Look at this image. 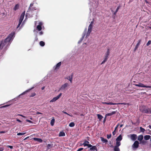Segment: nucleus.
Wrapping results in <instances>:
<instances>
[{"instance_id": "obj_28", "label": "nucleus", "mask_w": 151, "mask_h": 151, "mask_svg": "<svg viewBox=\"0 0 151 151\" xmlns=\"http://www.w3.org/2000/svg\"><path fill=\"white\" fill-rule=\"evenodd\" d=\"M55 122V119H51L50 122V124L51 126H53L54 125V123Z\"/></svg>"}, {"instance_id": "obj_52", "label": "nucleus", "mask_w": 151, "mask_h": 151, "mask_svg": "<svg viewBox=\"0 0 151 151\" xmlns=\"http://www.w3.org/2000/svg\"><path fill=\"white\" fill-rule=\"evenodd\" d=\"M116 133V131L114 130V131L112 132V134L113 135H115Z\"/></svg>"}, {"instance_id": "obj_22", "label": "nucleus", "mask_w": 151, "mask_h": 151, "mask_svg": "<svg viewBox=\"0 0 151 151\" xmlns=\"http://www.w3.org/2000/svg\"><path fill=\"white\" fill-rule=\"evenodd\" d=\"M101 141L104 143H106L108 142V141L106 139H105L102 137H101Z\"/></svg>"}, {"instance_id": "obj_49", "label": "nucleus", "mask_w": 151, "mask_h": 151, "mask_svg": "<svg viewBox=\"0 0 151 151\" xmlns=\"http://www.w3.org/2000/svg\"><path fill=\"white\" fill-rule=\"evenodd\" d=\"M93 21H92L90 23V24L89 25L90 26H93Z\"/></svg>"}, {"instance_id": "obj_17", "label": "nucleus", "mask_w": 151, "mask_h": 151, "mask_svg": "<svg viewBox=\"0 0 151 151\" xmlns=\"http://www.w3.org/2000/svg\"><path fill=\"white\" fill-rule=\"evenodd\" d=\"M116 113V112L115 111H112V112L109 113H108L106 114L105 117H106L108 116H111Z\"/></svg>"}, {"instance_id": "obj_1", "label": "nucleus", "mask_w": 151, "mask_h": 151, "mask_svg": "<svg viewBox=\"0 0 151 151\" xmlns=\"http://www.w3.org/2000/svg\"><path fill=\"white\" fill-rule=\"evenodd\" d=\"M15 34L14 32H12L4 40L0 41V51L2 50L5 51L6 49V47L9 45L14 37Z\"/></svg>"}, {"instance_id": "obj_46", "label": "nucleus", "mask_w": 151, "mask_h": 151, "mask_svg": "<svg viewBox=\"0 0 151 151\" xmlns=\"http://www.w3.org/2000/svg\"><path fill=\"white\" fill-rule=\"evenodd\" d=\"M8 147H9L11 149H12L13 148V147L12 146L8 145L7 146Z\"/></svg>"}, {"instance_id": "obj_54", "label": "nucleus", "mask_w": 151, "mask_h": 151, "mask_svg": "<svg viewBox=\"0 0 151 151\" xmlns=\"http://www.w3.org/2000/svg\"><path fill=\"white\" fill-rule=\"evenodd\" d=\"M6 132L5 131H0V133H5Z\"/></svg>"}, {"instance_id": "obj_47", "label": "nucleus", "mask_w": 151, "mask_h": 151, "mask_svg": "<svg viewBox=\"0 0 151 151\" xmlns=\"http://www.w3.org/2000/svg\"><path fill=\"white\" fill-rule=\"evenodd\" d=\"M26 121L27 122H29L30 123H32V121H31L29 120H28V119H27L26 120Z\"/></svg>"}, {"instance_id": "obj_36", "label": "nucleus", "mask_w": 151, "mask_h": 151, "mask_svg": "<svg viewBox=\"0 0 151 151\" xmlns=\"http://www.w3.org/2000/svg\"><path fill=\"white\" fill-rule=\"evenodd\" d=\"M92 145H91V144H88V145H87V144H85V146H87L89 148H91V147H92Z\"/></svg>"}, {"instance_id": "obj_59", "label": "nucleus", "mask_w": 151, "mask_h": 151, "mask_svg": "<svg viewBox=\"0 0 151 151\" xmlns=\"http://www.w3.org/2000/svg\"><path fill=\"white\" fill-rule=\"evenodd\" d=\"M45 88V87H44V86L41 89H42V90H43Z\"/></svg>"}, {"instance_id": "obj_42", "label": "nucleus", "mask_w": 151, "mask_h": 151, "mask_svg": "<svg viewBox=\"0 0 151 151\" xmlns=\"http://www.w3.org/2000/svg\"><path fill=\"white\" fill-rule=\"evenodd\" d=\"M39 35H42L43 34V32L42 31L38 33Z\"/></svg>"}, {"instance_id": "obj_31", "label": "nucleus", "mask_w": 151, "mask_h": 151, "mask_svg": "<svg viewBox=\"0 0 151 151\" xmlns=\"http://www.w3.org/2000/svg\"><path fill=\"white\" fill-rule=\"evenodd\" d=\"M75 125V124L73 122H71L69 124V126L70 127H73Z\"/></svg>"}, {"instance_id": "obj_9", "label": "nucleus", "mask_w": 151, "mask_h": 151, "mask_svg": "<svg viewBox=\"0 0 151 151\" xmlns=\"http://www.w3.org/2000/svg\"><path fill=\"white\" fill-rule=\"evenodd\" d=\"M93 28V26L89 25L88 27V29L87 32L86 34V37H87V36H89L90 33L91 32L92 29Z\"/></svg>"}, {"instance_id": "obj_45", "label": "nucleus", "mask_w": 151, "mask_h": 151, "mask_svg": "<svg viewBox=\"0 0 151 151\" xmlns=\"http://www.w3.org/2000/svg\"><path fill=\"white\" fill-rule=\"evenodd\" d=\"M9 106V105H5V106H4L1 107V108H4V107H6L8 106Z\"/></svg>"}, {"instance_id": "obj_19", "label": "nucleus", "mask_w": 151, "mask_h": 151, "mask_svg": "<svg viewBox=\"0 0 151 151\" xmlns=\"http://www.w3.org/2000/svg\"><path fill=\"white\" fill-rule=\"evenodd\" d=\"M140 42H141L140 40H139L138 43L136 45L135 47V48L134 49V50H136L138 46L140 45Z\"/></svg>"}, {"instance_id": "obj_43", "label": "nucleus", "mask_w": 151, "mask_h": 151, "mask_svg": "<svg viewBox=\"0 0 151 151\" xmlns=\"http://www.w3.org/2000/svg\"><path fill=\"white\" fill-rule=\"evenodd\" d=\"M43 24V23L42 22H40L39 23V24L38 25L42 26Z\"/></svg>"}, {"instance_id": "obj_34", "label": "nucleus", "mask_w": 151, "mask_h": 151, "mask_svg": "<svg viewBox=\"0 0 151 151\" xmlns=\"http://www.w3.org/2000/svg\"><path fill=\"white\" fill-rule=\"evenodd\" d=\"M120 7V6H119L116 9L115 12L114 13V15H115L116 14V13L118 11L119 9V8Z\"/></svg>"}, {"instance_id": "obj_20", "label": "nucleus", "mask_w": 151, "mask_h": 151, "mask_svg": "<svg viewBox=\"0 0 151 151\" xmlns=\"http://www.w3.org/2000/svg\"><path fill=\"white\" fill-rule=\"evenodd\" d=\"M143 136L142 135H140L138 137V140L139 141H141L143 139Z\"/></svg>"}, {"instance_id": "obj_24", "label": "nucleus", "mask_w": 151, "mask_h": 151, "mask_svg": "<svg viewBox=\"0 0 151 151\" xmlns=\"http://www.w3.org/2000/svg\"><path fill=\"white\" fill-rule=\"evenodd\" d=\"M90 150H96V147L95 146H92V147L90 148Z\"/></svg>"}, {"instance_id": "obj_10", "label": "nucleus", "mask_w": 151, "mask_h": 151, "mask_svg": "<svg viewBox=\"0 0 151 151\" xmlns=\"http://www.w3.org/2000/svg\"><path fill=\"white\" fill-rule=\"evenodd\" d=\"M103 104H106L107 105H117V104H125L124 103H113L111 102H109L107 103L106 102H103Z\"/></svg>"}, {"instance_id": "obj_39", "label": "nucleus", "mask_w": 151, "mask_h": 151, "mask_svg": "<svg viewBox=\"0 0 151 151\" xmlns=\"http://www.w3.org/2000/svg\"><path fill=\"white\" fill-rule=\"evenodd\" d=\"M146 143V141L145 140H142L140 142V144H145Z\"/></svg>"}, {"instance_id": "obj_18", "label": "nucleus", "mask_w": 151, "mask_h": 151, "mask_svg": "<svg viewBox=\"0 0 151 151\" xmlns=\"http://www.w3.org/2000/svg\"><path fill=\"white\" fill-rule=\"evenodd\" d=\"M33 139L35 141H37L40 142H42V140L40 138L35 137L33 138Z\"/></svg>"}, {"instance_id": "obj_48", "label": "nucleus", "mask_w": 151, "mask_h": 151, "mask_svg": "<svg viewBox=\"0 0 151 151\" xmlns=\"http://www.w3.org/2000/svg\"><path fill=\"white\" fill-rule=\"evenodd\" d=\"M35 95H36V94H35V93H33L31 95V96H31V97H33V96H35Z\"/></svg>"}, {"instance_id": "obj_53", "label": "nucleus", "mask_w": 151, "mask_h": 151, "mask_svg": "<svg viewBox=\"0 0 151 151\" xmlns=\"http://www.w3.org/2000/svg\"><path fill=\"white\" fill-rule=\"evenodd\" d=\"M4 150V148L3 147H0V151H3Z\"/></svg>"}, {"instance_id": "obj_60", "label": "nucleus", "mask_w": 151, "mask_h": 151, "mask_svg": "<svg viewBox=\"0 0 151 151\" xmlns=\"http://www.w3.org/2000/svg\"><path fill=\"white\" fill-rule=\"evenodd\" d=\"M106 117H105V118H104V122H105V121L106 120Z\"/></svg>"}, {"instance_id": "obj_21", "label": "nucleus", "mask_w": 151, "mask_h": 151, "mask_svg": "<svg viewBox=\"0 0 151 151\" xmlns=\"http://www.w3.org/2000/svg\"><path fill=\"white\" fill-rule=\"evenodd\" d=\"M144 139L146 140H148L150 138V136L149 135H145L144 137Z\"/></svg>"}, {"instance_id": "obj_5", "label": "nucleus", "mask_w": 151, "mask_h": 151, "mask_svg": "<svg viewBox=\"0 0 151 151\" xmlns=\"http://www.w3.org/2000/svg\"><path fill=\"white\" fill-rule=\"evenodd\" d=\"M139 142L137 141L134 142L133 145H132V147L133 150H135L137 149L139 146Z\"/></svg>"}, {"instance_id": "obj_8", "label": "nucleus", "mask_w": 151, "mask_h": 151, "mask_svg": "<svg viewBox=\"0 0 151 151\" xmlns=\"http://www.w3.org/2000/svg\"><path fill=\"white\" fill-rule=\"evenodd\" d=\"M122 137L121 135H120L116 139V144H117V143H120L121 145L120 141L122 139Z\"/></svg>"}, {"instance_id": "obj_63", "label": "nucleus", "mask_w": 151, "mask_h": 151, "mask_svg": "<svg viewBox=\"0 0 151 151\" xmlns=\"http://www.w3.org/2000/svg\"><path fill=\"white\" fill-rule=\"evenodd\" d=\"M33 5V4H30V6H32Z\"/></svg>"}, {"instance_id": "obj_15", "label": "nucleus", "mask_w": 151, "mask_h": 151, "mask_svg": "<svg viewBox=\"0 0 151 151\" xmlns=\"http://www.w3.org/2000/svg\"><path fill=\"white\" fill-rule=\"evenodd\" d=\"M61 62H59L58 63H57L56 65L54 67V69L55 70H57V69H58L60 68V66L61 65Z\"/></svg>"}, {"instance_id": "obj_2", "label": "nucleus", "mask_w": 151, "mask_h": 151, "mask_svg": "<svg viewBox=\"0 0 151 151\" xmlns=\"http://www.w3.org/2000/svg\"><path fill=\"white\" fill-rule=\"evenodd\" d=\"M24 14H25V12H24L23 13H22L21 16L20 18V19L19 20V24L17 26V28H18L19 27L20 25L21 24L23 19L24 18Z\"/></svg>"}, {"instance_id": "obj_56", "label": "nucleus", "mask_w": 151, "mask_h": 151, "mask_svg": "<svg viewBox=\"0 0 151 151\" xmlns=\"http://www.w3.org/2000/svg\"><path fill=\"white\" fill-rule=\"evenodd\" d=\"M17 121L18 122H21V121L20 120H19V119H17Z\"/></svg>"}, {"instance_id": "obj_16", "label": "nucleus", "mask_w": 151, "mask_h": 151, "mask_svg": "<svg viewBox=\"0 0 151 151\" xmlns=\"http://www.w3.org/2000/svg\"><path fill=\"white\" fill-rule=\"evenodd\" d=\"M34 88V87H32L31 88L29 89H28L27 90H26L24 92L22 93L21 94H20L19 96H18V97H20L21 96H22V95L25 94L26 93L29 92L30 90H31V89H33Z\"/></svg>"}, {"instance_id": "obj_58", "label": "nucleus", "mask_w": 151, "mask_h": 151, "mask_svg": "<svg viewBox=\"0 0 151 151\" xmlns=\"http://www.w3.org/2000/svg\"><path fill=\"white\" fill-rule=\"evenodd\" d=\"M47 146H48V147H50V146H51V145L50 144H48V145H47Z\"/></svg>"}, {"instance_id": "obj_12", "label": "nucleus", "mask_w": 151, "mask_h": 151, "mask_svg": "<svg viewBox=\"0 0 151 151\" xmlns=\"http://www.w3.org/2000/svg\"><path fill=\"white\" fill-rule=\"evenodd\" d=\"M86 30H87V29L86 28L83 32V36H82V38L78 41V43H80L81 42V41H82V40H83L84 36H85L86 34Z\"/></svg>"}, {"instance_id": "obj_23", "label": "nucleus", "mask_w": 151, "mask_h": 151, "mask_svg": "<svg viewBox=\"0 0 151 151\" xmlns=\"http://www.w3.org/2000/svg\"><path fill=\"white\" fill-rule=\"evenodd\" d=\"M19 5L18 4H17L14 6V11H16L18 9H19Z\"/></svg>"}, {"instance_id": "obj_37", "label": "nucleus", "mask_w": 151, "mask_h": 151, "mask_svg": "<svg viewBox=\"0 0 151 151\" xmlns=\"http://www.w3.org/2000/svg\"><path fill=\"white\" fill-rule=\"evenodd\" d=\"M89 143V142L87 141H85V142L83 143V145L85 146V144L88 145Z\"/></svg>"}, {"instance_id": "obj_4", "label": "nucleus", "mask_w": 151, "mask_h": 151, "mask_svg": "<svg viewBox=\"0 0 151 151\" xmlns=\"http://www.w3.org/2000/svg\"><path fill=\"white\" fill-rule=\"evenodd\" d=\"M135 86H138L142 87H145L146 88H151V86L145 85H144L143 84L141 83H139L138 84H135Z\"/></svg>"}, {"instance_id": "obj_32", "label": "nucleus", "mask_w": 151, "mask_h": 151, "mask_svg": "<svg viewBox=\"0 0 151 151\" xmlns=\"http://www.w3.org/2000/svg\"><path fill=\"white\" fill-rule=\"evenodd\" d=\"M110 54L109 50V49H108L106 52L105 54V55L108 56Z\"/></svg>"}, {"instance_id": "obj_62", "label": "nucleus", "mask_w": 151, "mask_h": 151, "mask_svg": "<svg viewBox=\"0 0 151 151\" xmlns=\"http://www.w3.org/2000/svg\"><path fill=\"white\" fill-rule=\"evenodd\" d=\"M107 60V59H105V58H104V60H105V61L106 62Z\"/></svg>"}, {"instance_id": "obj_13", "label": "nucleus", "mask_w": 151, "mask_h": 151, "mask_svg": "<svg viewBox=\"0 0 151 151\" xmlns=\"http://www.w3.org/2000/svg\"><path fill=\"white\" fill-rule=\"evenodd\" d=\"M130 138L132 140L135 141L137 138V135L135 134H132L130 135Z\"/></svg>"}, {"instance_id": "obj_26", "label": "nucleus", "mask_w": 151, "mask_h": 151, "mask_svg": "<svg viewBox=\"0 0 151 151\" xmlns=\"http://www.w3.org/2000/svg\"><path fill=\"white\" fill-rule=\"evenodd\" d=\"M65 135V133L63 132H60L59 134V136H64Z\"/></svg>"}, {"instance_id": "obj_51", "label": "nucleus", "mask_w": 151, "mask_h": 151, "mask_svg": "<svg viewBox=\"0 0 151 151\" xmlns=\"http://www.w3.org/2000/svg\"><path fill=\"white\" fill-rule=\"evenodd\" d=\"M17 115H19V116H22V117H23L25 118V116H23V115H22V114H17Z\"/></svg>"}, {"instance_id": "obj_11", "label": "nucleus", "mask_w": 151, "mask_h": 151, "mask_svg": "<svg viewBox=\"0 0 151 151\" xmlns=\"http://www.w3.org/2000/svg\"><path fill=\"white\" fill-rule=\"evenodd\" d=\"M69 86V84L68 83H64V84L60 88V90H64L67 87Z\"/></svg>"}, {"instance_id": "obj_61", "label": "nucleus", "mask_w": 151, "mask_h": 151, "mask_svg": "<svg viewBox=\"0 0 151 151\" xmlns=\"http://www.w3.org/2000/svg\"><path fill=\"white\" fill-rule=\"evenodd\" d=\"M35 39H36V41H37V40H38V38H37V37H35Z\"/></svg>"}, {"instance_id": "obj_7", "label": "nucleus", "mask_w": 151, "mask_h": 151, "mask_svg": "<svg viewBox=\"0 0 151 151\" xmlns=\"http://www.w3.org/2000/svg\"><path fill=\"white\" fill-rule=\"evenodd\" d=\"M120 145V143H117L116 144V145L114 147V151H120V149L119 147Z\"/></svg>"}, {"instance_id": "obj_38", "label": "nucleus", "mask_w": 151, "mask_h": 151, "mask_svg": "<svg viewBox=\"0 0 151 151\" xmlns=\"http://www.w3.org/2000/svg\"><path fill=\"white\" fill-rule=\"evenodd\" d=\"M147 111L148 112V114L151 113V108L147 109Z\"/></svg>"}, {"instance_id": "obj_64", "label": "nucleus", "mask_w": 151, "mask_h": 151, "mask_svg": "<svg viewBox=\"0 0 151 151\" xmlns=\"http://www.w3.org/2000/svg\"><path fill=\"white\" fill-rule=\"evenodd\" d=\"M149 127L151 129V125H149Z\"/></svg>"}, {"instance_id": "obj_50", "label": "nucleus", "mask_w": 151, "mask_h": 151, "mask_svg": "<svg viewBox=\"0 0 151 151\" xmlns=\"http://www.w3.org/2000/svg\"><path fill=\"white\" fill-rule=\"evenodd\" d=\"M83 149V148H79L77 150V151H81Z\"/></svg>"}, {"instance_id": "obj_14", "label": "nucleus", "mask_w": 151, "mask_h": 151, "mask_svg": "<svg viewBox=\"0 0 151 151\" xmlns=\"http://www.w3.org/2000/svg\"><path fill=\"white\" fill-rule=\"evenodd\" d=\"M73 76V74L72 73L70 75L68 76L65 79H66L69 81L70 83H72V82Z\"/></svg>"}, {"instance_id": "obj_35", "label": "nucleus", "mask_w": 151, "mask_h": 151, "mask_svg": "<svg viewBox=\"0 0 151 151\" xmlns=\"http://www.w3.org/2000/svg\"><path fill=\"white\" fill-rule=\"evenodd\" d=\"M25 134V133H19L17 134V135H22L24 134Z\"/></svg>"}, {"instance_id": "obj_40", "label": "nucleus", "mask_w": 151, "mask_h": 151, "mask_svg": "<svg viewBox=\"0 0 151 151\" xmlns=\"http://www.w3.org/2000/svg\"><path fill=\"white\" fill-rule=\"evenodd\" d=\"M151 44V40H149L147 43L146 45L147 46H149Z\"/></svg>"}, {"instance_id": "obj_57", "label": "nucleus", "mask_w": 151, "mask_h": 151, "mask_svg": "<svg viewBox=\"0 0 151 151\" xmlns=\"http://www.w3.org/2000/svg\"><path fill=\"white\" fill-rule=\"evenodd\" d=\"M118 125H117V126L115 127V129H114V130H115V131H116V129H117V128L118 127Z\"/></svg>"}, {"instance_id": "obj_25", "label": "nucleus", "mask_w": 151, "mask_h": 151, "mask_svg": "<svg viewBox=\"0 0 151 151\" xmlns=\"http://www.w3.org/2000/svg\"><path fill=\"white\" fill-rule=\"evenodd\" d=\"M97 117L100 120H101L103 118V116L99 114H97Z\"/></svg>"}, {"instance_id": "obj_33", "label": "nucleus", "mask_w": 151, "mask_h": 151, "mask_svg": "<svg viewBox=\"0 0 151 151\" xmlns=\"http://www.w3.org/2000/svg\"><path fill=\"white\" fill-rule=\"evenodd\" d=\"M140 130L141 132H144L145 131V130L144 129L141 127H140Z\"/></svg>"}, {"instance_id": "obj_30", "label": "nucleus", "mask_w": 151, "mask_h": 151, "mask_svg": "<svg viewBox=\"0 0 151 151\" xmlns=\"http://www.w3.org/2000/svg\"><path fill=\"white\" fill-rule=\"evenodd\" d=\"M40 45L41 46L43 47L45 45V43L44 42L41 41L40 42Z\"/></svg>"}, {"instance_id": "obj_3", "label": "nucleus", "mask_w": 151, "mask_h": 151, "mask_svg": "<svg viewBox=\"0 0 151 151\" xmlns=\"http://www.w3.org/2000/svg\"><path fill=\"white\" fill-rule=\"evenodd\" d=\"M24 14H25V12H24L23 13H22L21 16L20 18V19L19 20V24L17 26V28H18L19 27L20 25L21 24L23 19L24 18Z\"/></svg>"}, {"instance_id": "obj_27", "label": "nucleus", "mask_w": 151, "mask_h": 151, "mask_svg": "<svg viewBox=\"0 0 151 151\" xmlns=\"http://www.w3.org/2000/svg\"><path fill=\"white\" fill-rule=\"evenodd\" d=\"M37 29L39 31H40L42 29V27L41 26L38 25L37 26Z\"/></svg>"}, {"instance_id": "obj_55", "label": "nucleus", "mask_w": 151, "mask_h": 151, "mask_svg": "<svg viewBox=\"0 0 151 151\" xmlns=\"http://www.w3.org/2000/svg\"><path fill=\"white\" fill-rule=\"evenodd\" d=\"M104 58L105 59H108V56H106V55H105Z\"/></svg>"}, {"instance_id": "obj_41", "label": "nucleus", "mask_w": 151, "mask_h": 151, "mask_svg": "<svg viewBox=\"0 0 151 151\" xmlns=\"http://www.w3.org/2000/svg\"><path fill=\"white\" fill-rule=\"evenodd\" d=\"M111 134H107V138L108 139H109V138H110L111 137Z\"/></svg>"}, {"instance_id": "obj_6", "label": "nucleus", "mask_w": 151, "mask_h": 151, "mask_svg": "<svg viewBox=\"0 0 151 151\" xmlns=\"http://www.w3.org/2000/svg\"><path fill=\"white\" fill-rule=\"evenodd\" d=\"M62 95V93H60L58 96H57L56 97H54L52 99V100H51L50 101V102H53L56 101Z\"/></svg>"}, {"instance_id": "obj_44", "label": "nucleus", "mask_w": 151, "mask_h": 151, "mask_svg": "<svg viewBox=\"0 0 151 151\" xmlns=\"http://www.w3.org/2000/svg\"><path fill=\"white\" fill-rule=\"evenodd\" d=\"M62 112H63V113H64V114H67L68 115H69V116H71V115H70L69 114H68V113H67L66 112H65V111H62Z\"/></svg>"}, {"instance_id": "obj_29", "label": "nucleus", "mask_w": 151, "mask_h": 151, "mask_svg": "<svg viewBox=\"0 0 151 151\" xmlns=\"http://www.w3.org/2000/svg\"><path fill=\"white\" fill-rule=\"evenodd\" d=\"M141 111L143 113H146V114L148 113V112L147 111V109H143V110H142V111Z\"/></svg>"}]
</instances>
